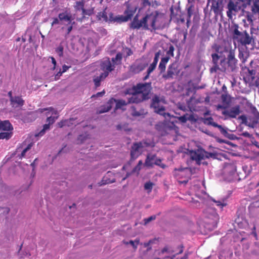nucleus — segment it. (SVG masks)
<instances>
[{
    "mask_svg": "<svg viewBox=\"0 0 259 259\" xmlns=\"http://www.w3.org/2000/svg\"><path fill=\"white\" fill-rule=\"evenodd\" d=\"M56 118L57 117L50 116L47 118V122H48L49 124H52L55 121Z\"/></svg>",
    "mask_w": 259,
    "mask_h": 259,
    "instance_id": "680f3d73",
    "label": "nucleus"
},
{
    "mask_svg": "<svg viewBox=\"0 0 259 259\" xmlns=\"http://www.w3.org/2000/svg\"><path fill=\"white\" fill-rule=\"evenodd\" d=\"M157 19V15L154 14L153 13L146 15L143 18L144 24V29L148 30L150 29L149 26H150L153 29L155 30L156 29L155 22Z\"/></svg>",
    "mask_w": 259,
    "mask_h": 259,
    "instance_id": "6e6552de",
    "label": "nucleus"
},
{
    "mask_svg": "<svg viewBox=\"0 0 259 259\" xmlns=\"http://www.w3.org/2000/svg\"><path fill=\"white\" fill-rule=\"evenodd\" d=\"M239 26L237 24H234L233 26V36L234 38L238 42L242 45L246 46L254 42V38L252 35H250L246 31H240L238 29Z\"/></svg>",
    "mask_w": 259,
    "mask_h": 259,
    "instance_id": "f03ea898",
    "label": "nucleus"
},
{
    "mask_svg": "<svg viewBox=\"0 0 259 259\" xmlns=\"http://www.w3.org/2000/svg\"><path fill=\"white\" fill-rule=\"evenodd\" d=\"M160 55V51H158L155 54L153 62L150 65L147 70V73L151 74L153 70L156 68L159 58Z\"/></svg>",
    "mask_w": 259,
    "mask_h": 259,
    "instance_id": "6ab92c4d",
    "label": "nucleus"
},
{
    "mask_svg": "<svg viewBox=\"0 0 259 259\" xmlns=\"http://www.w3.org/2000/svg\"><path fill=\"white\" fill-rule=\"evenodd\" d=\"M160 100L158 96H155L152 99L151 106L154 109V111L161 115H163L165 118L169 117L170 115L168 113H165V107L163 106L160 105Z\"/></svg>",
    "mask_w": 259,
    "mask_h": 259,
    "instance_id": "423d86ee",
    "label": "nucleus"
},
{
    "mask_svg": "<svg viewBox=\"0 0 259 259\" xmlns=\"http://www.w3.org/2000/svg\"><path fill=\"white\" fill-rule=\"evenodd\" d=\"M142 27L144 29L143 20L142 19L141 20H139L138 15H136L134 18L131 24V28L133 29H139Z\"/></svg>",
    "mask_w": 259,
    "mask_h": 259,
    "instance_id": "a211bd4d",
    "label": "nucleus"
},
{
    "mask_svg": "<svg viewBox=\"0 0 259 259\" xmlns=\"http://www.w3.org/2000/svg\"><path fill=\"white\" fill-rule=\"evenodd\" d=\"M84 2L83 0L81 1H77L75 3V5L74 6V8L76 11H81L82 12V10L84 9Z\"/></svg>",
    "mask_w": 259,
    "mask_h": 259,
    "instance_id": "473e14b6",
    "label": "nucleus"
},
{
    "mask_svg": "<svg viewBox=\"0 0 259 259\" xmlns=\"http://www.w3.org/2000/svg\"><path fill=\"white\" fill-rule=\"evenodd\" d=\"M122 59V54L120 53H118L116 54L115 57L112 58V61L114 65V64H119Z\"/></svg>",
    "mask_w": 259,
    "mask_h": 259,
    "instance_id": "72a5a7b5",
    "label": "nucleus"
},
{
    "mask_svg": "<svg viewBox=\"0 0 259 259\" xmlns=\"http://www.w3.org/2000/svg\"><path fill=\"white\" fill-rule=\"evenodd\" d=\"M244 15L249 25H253V14L248 11H243Z\"/></svg>",
    "mask_w": 259,
    "mask_h": 259,
    "instance_id": "7c9ffc66",
    "label": "nucleus"
},
{
    "mask_svg": "<svg viewBox=\"0 0 259 259\" xmlns=\"http://www.w3.org/2000/svg\"><path fill=\"white\" fill-rule=\"evenodd\" d=\"M112 182L110 181L106 176L103 177L102 180L99 184L100 186L104 185L109 183H111Z\"/></svg>",
    "mask_w": 259,
    "mask_h": 259,
    "instance_id": "a18cd8bd",
    "label": "nucleus"
},
{
    "mask_svg": "<svg viewBox=\"0 0 259 259\" xmlns=\"http://www.w3.org/2000/svg\"><path fill=\"white\" fill-rule=\"evenodd\" d=\"M221 97L223 105L219 106V107L222 109L227 108L231 103V97L227 94H223Z\"/></svg>",
    "mask_w": 259,
    "mask_h": 259,
    "instance_id": "f3484780",
    "label": "nucleus"
},
{
    "mask_svg": "<svg viewBox=\"0 0 259 259\" xmlns=\"http://www.w3.org/2000/svg\"><path fill=\"white\" fill-rule=\"evenodd\" d=\"M24 143L20 144L18 146L16 150L15 154L19 159H22L25 157L26 152L31 148L32 144L30 143L25 147H24Z\"/></svg>",
    "mask_w": 259,
    "mask_h": 259,
    "instance_id": "f8f14e48",
    "label": "nucleus"
},
{
    "mask_svg": "<svg viewBox=\"0 0 259 259\" xmlns=\"http://www.w3.org/2000/svg\"><path fill=\"white\" fill-rule=\"evenodd\" d=\"M203 122L205 124L210 125L214 127V124H217V123L213 121V119L211 117L205 118L204 119Z\"/></svg>",
    "mask_w": 259,
    "mask_h": 259,
    "instance_id": "e433bc0d",
    "label": "nucleus"
},
{
    "mask_svg": "<svg viewBox=\"0 0 259 259\" xmlns=\"http://www.w3.org/2000/svg\"><path fill=\"white\" fill-rule=\"evenodd\" d=\"M45 110H48L49 111V112H51L52 113V115H57V112L56 110H55L53 107H50L49 108H44L43 109H41V112H43L44 111H45Z\"/></svg>",
    "mask_w": 259,
    "mask_h": 259,
    "instance_id": "8fccbe9b",
    "label": "nucleus"
},
{
    "mask_svg": "<svg viewBox=\"0 0 259 259\" xmlns=\"http://www.w3.org/2000/svg\"><path fill=\"white\" fill-rule=\"evenodd\" d=\"M155 242V240H150L147 242H144L143 243V245L145 247H147V251H149L151 249V247L150 246L151 244Z\"/></svg>",
    "mask_w": 259,
    "mask_h": 259,
    "instance_id": "37998d69",
    "label": "nucleus"
},
{
    "mask_svg": "<svg viewBox=\"0 0 259 259\" xmlns=\"http://www.w3.org/2000/svg\"><path fill=\"white\" fill-rule=\"evenodd\" d=\"M179 120L182 123H185L188 121V114L186 113L183 116L178 117Z\"/></svg>",
    "mask_w": 259,
    "mask_h": 259,
    "instance_id": "864d4df0",
    "label": "nucleus"
},
{
    "mask_svg": "<svg viewBox=\"0 0 259 259\" xmlns=\"http://www.w3.org/2000/svg\"><path fill=\"white\" fill-rule=\"evenodd\" d=\"M132 90L135 91L136 93L141 94L143 97L148 100L150 98L152 90L151 82L138 83L132 87Z\"/></svg>",
    "mask_w": 259,
    "mask_h": 259,
    "instance_id": "20e7f679",
    "label": "nucleus"
},
{
    "mask_svg": "<svg viewBox=\"0 0 259 259\" xmlns=\"http://www.w3.org/2000/svg\"><path fill=\"white\" fill-rule=\"evenodd\" d=\"M225 137L228 138V139H229L230 140H235L237 139V137L235 135L232 134H230L228 132L227 133V134H226Z\"/></svg>",
    "mask_w": 259,
    "mask_h": 259,
    "instance_id": "338daca9",
    "label": "nucleus"
},
{
    "mask_svg": "<svg viewBox=\"0 0 259 259\" xmlns=\"http://www.w3.org/2000/svg\"><path fill=\"white\" fill-rule=\"evenodd\" d=\"M184 246L182 244L179 245L176 247L172 246H165L161 251V254H163L165 252H166L169 254H174L171 257V259H173L176 255L181 254L183 251Z\"/></svg>",
    "mask_w": 259,
    "mask_h": 259,
    "instance_id": "1a4fd4ad",
    "label": "nucleus"
},
{
    "mask_svg": "<svg viewBox=\"0 0 259 259\" xmlns=\"http://www.w3.org/2000/svg\"><path fill=\"white\" fill-rule=\"evenodd\" d=\"M123 243L125 245H131L135 250L137 249V244H135V242H134L133 240H130L129 241L123 240Z\"/></svg>",
    "mask_w": 259,
    "mask_h": 259,
    "instance_id": "603ef678",
    "label": "nucleus"
},
{
    "mask_svg": "<svg viewBox=\"0 0 259 259\" xmlns=\"http://www.w3.org/2000/svg\"><path fill=\"white\" fill-rule=\"evenodd\" d=\"M238 119L242 120L241 123L242 124H244L245 125H247L248 121H247V117L245 115H242L238 117Z\"/></svg>",
    "mask_w": 259,
    "mask_h": 259,
    "instance_id": "5fc2aeb1",
    "label": "nucleus"
},
{
    "mask_svg": "<svg viewBox=\"0 0 259 259\" xmlns=\"http://www.w3.org/2000/svg\"><path fill=\"white\" fill-rule=\"evenodd\" d=\"M241 112L240 107L239 105H236L231 108L229 110H225L222 111V114L225 116H228L230 118H235Z\"/></svg>",
    "mask_w": 259,
    "mask_h": 259,
    "instance_id": "2eb2a0df",
    "label": "nucleus"
},
{
    "mask_svg": "<svg viewBox=\"0 0 259 259\" xmlns=\"http://www.w3.org/2000/svg\"><path fill=\"white\" fill-rule=\"evenodd\" d=\"M75 120L73 118H70L69 119H66L64 120L58 122V125L60 127H62L63 126H70L71 125L73 124V122Z\"/></svg>",
    "mask_w": 259,
    "mask_h": 259,
    "instance_id": "c756f323",
    "label": "nucleus"
},
{
    "mask_svg": "<svg viewBox=\"0 0 259 259\" xmlns=\"http://www.w3.org/2000/svg\"><path fill=\"white\" fill-rule=\"evenodd\" d=\"M126 94L132 95V97L128 99V103H139L147 99L142 96L141 94L136 93L135 91H133L132 88L127 89L125 92Z\"/></svg>",
    "mask_w": 259,
    "mask_h": 259,
    "instance_id": "9b49d317",
    "label": "nucleus"
},
{
    "mask_svg": "<svg viewBox=\"0 0 259 259\" xmlns=\"http://www.w3.org/2000/svg\"><path fill=\"white\" fill-rule=\"evenodd\" d=\"M72 29H73L72 25H71L67 27L66 33L64 35V37L65 39H67L68 38V35L70 33V32L72 31Z\"/></svg>",
    "mask_w": 259,
    "mask_h": 259,
    "instance_id": "0e129e2a",
    "label": "nucleus"
},
{
    "mask_svg": "<svg viewBox=\"0 0 259 259\" xmlns=\"http://www.w3.org/2000/svg\"><path fill=\"white\" fill-rule=\"evenodd\" d=\"M24 104V101L20 96H15L11 101V104L12 106L17 105V106H22Z\"/></svg>",
    "mask_w": 259,
    "mask_h": 259,
    "instance_id": "393cba45",
    "label": "nucleus"
},
{
    "mask_svg": "<svg viewBox=\"0 0 259 259\" xmlns=\"http://www.w3.org/2000/svg\"><path fill=\"white\" fill-rule=\"evenodd\" d=\"M156 156L155 154H148L145 160V164L148 167H152Z\"/></svg>",
    "mask_w": 259,
    "mask_h": 259,
    "instance_id": "b1692460",
    "label": "nucleus"
},
{
    "mask_svg": "<svg viewBox=\"0 0 259 259\" xmlns=\"http://www.w3.org/2000/svg\"><path fill=\"white\" fill-rule=\"evenodd\" d=\"M177 68L176 64L172 63L168 66L167 72L163 74L162 77L165 79H168L174 78V76L177 72Z\"/></svg>",
    "mask_w": 259,
    "mask_h": 259,
    "instance_id": "dca6fc26",
    "label": "nucleus"
},
{
    "mask_svg": "<svg viewBox=\"0 0 259 259\" xmlns=\"http://www.w3.org/2000/svg\"><path fill=\"white\" fill-rule=\"evenodd\" d=\"M248 72L250 79L253 80L255 78L256 71L254 69H248Z\"/></svg>",
    "mask_w": 259,
    "mask_h": 259,
    "instance_id": "3c124183",
    "label": "nucleus"
},
{
    "mask_svg": "<svg viewBox=\"0 0 259 259\" xmlns=\"http://www.w3.org/2000/svg\"><path fill=\"white\" fill-rule=\"evenodd\" d=\"M106 76H104L103 74L101 73L99 76H95L93 78V82L96 88L100 87L101 82L103 80Z\"/></svg>",
    "mask_w": 259,
    "mask_h": 259,
    "instance_id": "a878e982",
    "label": "nucleus"
},
{
    "mask_svg": "<svg viewBox=\"0 0 259 259\" xmlns=\"http://www.w3.org/2000/svg\"><path fill=\"white\" fill-rule=\"evenodd\" d=\"M214 127H218L221 133L225 137V136L228 133V128L227 127H224L223 126L218 124V123L217 124H214Z\"/></svg>",
    "mask_w": 259,
    "mask_h": 259,
    "instance_id": "4c0bfd02",
    "label": "nucleus"
},
{
    "mask_svg": "<svg viewBox=\"0 0 259 259\" xmlns=\"http://www.w3.org/2000/svg\"><path fill=\"white\" fill-rule=\"evenodd\" d=\"M12 133L2 132L0 133V140H1V139L9 140L12 137Z\"/></svg>",
    "mask_w": 259,
    "mask_h": 259,
    "instance_id": "f704fd0d",
    "label": "nucleus"
},
{
    "mask_svg": "<svg viewBox=\"0 0 259 259\" xmlns=\"http://www.w3.org/2000/svg\"><path fill=\"white\" fill-rule=\"evenodd\" d=\"M63 47L62 45L59 46L56 49V52L58 54V55L60 57L63 56Z\"/></svg>",
    "mask_w": 259,
    "mask_h": 259,
    "instance_id": "c03bdc74",
    "label": "nucleus"
},
{
    "mask_svg": "<svg viewBox=\"0 0 259 259\" xmlns=\"http://www.w3.org/2000/svg\"><path fill=\"white\" fill-rule=\"evenodd\" d=\"M125 54H126V57H127L128 56H131L133 54V52L132 51V50L131 49H129V48H126L125 49Z\"/></svg>",
    "mask_w": 259,
    "mask_h": 259,
    "instance_id": "774afa93",
    "label": "nucleus"
},
{
    "mask_svg": "<svg viewBox=\"0 0 259 259\" xmlns=\"http://www.w3.org/2000/svg\"><path fill=\"white\" fill-rule=\"evenodd\" d=\"M169 60V56H166L161 58L160 63L158 65V69L160 73H162L165 70L166 65Z\"/></svg>",
    "mask_w": 259,
    "mask_h": 259,
    "instance_id": "412c9836",
    "label": "nucleus"
},
{
    "mask_svg": "<svg viewBox=\"0 0 259 259\" xmlns=\"http://www.w3.org/2000/svg\"><path fill=\"white\" fill-rule=\"evenodd\" d=\"M94 8H91L89 9H85L84 8L82 10V15L83 17H84L85 16H91L94 14Z\"/></svg>",
    "mask_w": 259,
    "mask_h": 259,
    "instance_id": "c9c22d12",
    "label": "nucleus"
},
{
    "mask_svg": "<svg viewBox=\"0 0 259 259\" xmlns=\"http://www.w3.org/2000/svg\"><path fill=\"white\" fill-rule=\"evenodd\" d=\"M108 21L111 23L117 22L118 23H121L122 22L120 15L114 16L112 13H109V18H108Z\"/></svg>",
    "mask_w": 259,
    "mask_h": 259,
    "instance_id": "cd10ccee",
    "label": "nucleus"
},
{
    "mask_svg": "<svg viewBox=\"0 0 259 259\" xmlns=\"http://www.w3.org/2000/svg\"><path fill=\"white\" fill-rule=\"evenodd\" d=\"M13 130V126L9 120L2 121L0 119V130L11 131Z\"/></svg>",
    "mask_w": 259,
    "mask_h": 259,
    "instance_id": "aec40b11",
    "label": "nucleus"
},
{
    "mask_svg": "<svg viewBox=\"0 0 259 259\" xmlns=\"http://www.w3.org/2000/svg\"><path fill=\"white\" fill-rule=\"evenodd\" d=\"M58 18L60 21H65L68 22L69 24L71 22V15L67 12L59 14Z\"/></svg>",
    "mask_w": 259,
    "mask_h": 259,
    "instance_id": "5701e85b",
    "label": "nucleus"
},
{
    "mask_svg": "<svg viewBox=\"0 0 259 259\" xmlns=\"http://www.w3.org/2000/svg\"><path fill=\"white\" fill-rule=\"evenodd\" d=\"M153 186H154V183L150 181H149V182H146L144 184V187L145 190H147L148 193H150L151 192Z\"/></svg>",
    "mask_w": 259,
    "mask_h": 259,
    "instance_id": "58836bf2",
    "label": "nucleus"
},
{
    "mask_svg": "<svg viewBox=\"0 0 259 259\" xmlns=\"http://www.w3.org/2000/svg\"><path fill=\"white\" fill-rule=\"evenodd\" d=\"M188 120L190 121L191 123H195L197 121V119L193 114H188Z\"/></svg>",
    "mask_w": 259,
    "mask_h": 259,
    "instance_id": "052dcab7",
    "label": "nucleus"
},
{
    "mask_svg": "<svg viewBox=\"0 0 259 259\" xmlns=\"http://www.w3.org/2000/svg\"><path fill=\"white\" fill-rule=\"evenodd\" d=\"M252 13L254 14H259V0H255L251 7Z\"/></svg>",
    "mask_w": 259,
    "mask_h": 259,
    "instance_id": "2f4dec72",
    "label": "nucleus"
},
{
    "mask_svg": "<svg viewBox=\"0 0 259 259\" xmlns=\"http://www.w3.org/2000/svg\"><path fill=\"white\" fill-rule=\"evenodd\" d=\"M155 219H156V216L154 215H151V216H150V217H149L148 218L145 219L144 220L145 224V225L147 224L148 223H149L151 221L154 220Z\"/></svg>",
    "mask_w": 259,
    "mask_h": 259,
    "instance_id": "e2e57ef3",
    "label": "nucleus"
},
{
    "mask_svg": "<svg viewBox=\"0 0 259 259\" xmlns=\"http://www.w3.org/2000/svg\"><path fill=\"white\" fill-rule=\"evenodd\" d=\"M101 69L103 71L102 74L107 77L109 73L114 69L115 66L112 64L109 58H106L102 61L100 64Z\"/></svg>",
    "mask_w": 259,
    "mask_h": 259,
    "instance_id": "9d476101",
    "label": "nucleus"
},
{
    "mask_svg": "<svg viewBox=\"0 0 259 259\" xmlns=\"http://www.w3.org/2000/svg\"><path fill=\"white\" fill-rule=\"evenodd\" d=\"M174 47L172 45H170L168 50L166 52L167 56L170 57H173L174 56Z\"/></svg>",
    "mask_w": 259,
    "mask_h": 259,
    "instance_id": "49530a36",
    "label": "nucleus"
},
{
    "mask_svg": "<svg viewBox=\"0 0 259 259\" xmlns=\"http://www.w3.org/2000/svg\"><path fill=\"white\" fill-rule=\"evenodd\" d=\"M113 102L116 103V110L118 109H122L123 106H125L128 104V102H126V101L123 100H117L113 98Z\"/></svg>",
    "mask_w": 259,
    "mask_h": 259,
    "instance_id": "c85d7f7f",
    "label": "nucleus"
},
{
    "mask_svg": "<svg viewBox=\"0 0 259 259\" xmlns=\"http://www.w3.org/2000/svg\"><path fill=\"white\" fill-rule=\"evenodd\" d=\"M154 146V143L147 140H143L139 142H134L131 149L130 155L132 160L137 159L142 153L143 149L145 148Z\"/></svg>",
    "mask_w": 259,
    "mask_h": 259,
    "instance_id": "7ed1b4c3",
    "label": "nucleus"
},
{
    "mask_svg": "<svg viewBox=\"0 0 259 259\" xmlns=\"http://www.w3.org/2000/svg\"><path fill=\"white\" fill-rule=\"evenodd\" d=\"M132 115L133 116L138 117V116H140L141 115V113H140L139 111H137L136 110V109L135 107L132 106Z\"/></svg>",
    "mask_w": 259,
    "mask_h": 259,
    "instance_id": "6e6d98bb",
    "label": "nucleus"
},
{
    "mask_svg": "<svg viewBox=\"0 0 259 259\" xmlns=\"http://www.w3.org/2000/svg\"><path fill=\"white\" fill-rule=\"evenodd\" d=\"M216 154L214 153L208 152L205 151L204 159L209 158V157L214 158Z\"/></svg>",
    "mask_w": 259,
    "mask_h": 259,
    "instance_id": "4d7b16f0",
    "label": "nucleus"
},
{
    "mask_svg": "<svg viewBox=\"0 0 259 259\" xmlns=\"http://www.w3.org/2000/svg\"><path fill=\"white\" fill-rule=\"evenodd\" d=\"M244 2L243 0H229L227 5L228 10L227 11V16L232 18V12H237L241 9H244Z\"/></svg>",
    "mask_w": 259,
    "mask_h": 259,
    "instance_id": "39448f33",
    "label": "nucleus"
},
{
    "mask_svg": "<svg viewBox=\"0 0 259 259\" xmlns=\"http://www.w3.org/2000/svg\"><path fill=\"white\" fill-rule=\"evenodd\" d=\"M212 200L215 203L217 206H219L221 208H223L224 206H226L227 204L226 203L224 202V201H216L213 199H212Z\"/></svg>",
    "mask_w": 259,
    "mask_h": 259,
    "instance_id": "de8ad7c7",
    "label": "nucleus"
},
{
    "mask_svg": "<svg viewBox=\"0 0 259 259\" xmlns=\"http://www.w3.org/2000/svg\"><path fill=\"white\" fill-rule=\"evenodd\" d=\"M212 48L214 49V51H215V53H217L219 55H220L221 53L222 56H223L222 52L220 51V49H221V47L219 45H214L212 47Z\"/></svg>",
    "mask_w": 259,
    "mask_h": 259,
    "instance_id": "bf43d9fd",
    "label": "nucleus"
},
{
    "mask_svg": "<svg viewBox=\"0 0 259 259\" xmlns=\"http://www.w3.org/2000/svg\"><path fill=\"white\" fill-rule=\"evenodd\" d=\"M212 62L213 64L211 70L214 71L220 70L225 71L227 69L233 71L237 67L238 60L235 58L234 50H231L227 58L222 54L219 55L217 53L211 54Z\"/></svg>",
    "mask_w": 259,
    "mask_h": 259,
    "instance_id": "f257e3e1",
    "label": "nucleus"
},
{
    "mask_svg": "<svg viewBox=\"0 0 259 259\" xmlns=\"http://www.w3.org/2000/svg\"><path fill=\"white\" fill-rule=\"evenodd\" d=\"M141 169V167L138 166L137 165L133 169L131 172H127L126 174V176L123 178V180H125L127 178H128L132 174H134L136 172H138Z\"/></svg>",
    "mask_w": 259,
    "mask_h": 259,
    "instance_id": "a19ab883",
    "label": "nucleus"
},
{
    "mask_svg": "<svg viewBox=\"0 0 259 259\" xmlns=\"http://www.w3.org/2000/svg\"><path fill=\"white\" fill-rule=\"evenodd\" d=\"M205 150L202 149H198L197 150L191 151L190 156L193 160L196 161L197 164H200L201 160L204 159Z\"/></svg>",
    "mask_w": 259,
    "mask_h": 259,
    "instance_id": "ddd939ff",
    "label": "nucleus"
},
{
    "mask_svg": "<svg viewBox=\"0 0 259 259\" xmlns=\"http://www.w3.org/2000/svg\"><path fill=\"white\" fill-rule=\"evenodd\" d=\"M182 170L184 171L188 175V177H190L193 174L195 169L191 167H186L182 169Z\"/></svg>",
    "mask_w": 259,
    "mask_h": 259,
    "instance_id": "79ce46f5",
    "label": "nucleus"
},
{
    "mask_svg": "<svg viewBox=\"0 0 259 259\" xmlns=\"http://www.w3.org/2000/svg\"><path fill=\"white\" fill-rule=\"evenodd\" d=\"M99 16L101 18H102L105 21H108V16L107 15L106 12L105 11H104L102 12H101L99 14Z\"/></svg>",
    "mask_w": 259,
    "mask_h": 259,
    "instance_id": "69168bd1",
    "label": "nucleus"
},
{
    "mask_svg": "<svg viewBox=\"0 0 259 259\" xmlns=\"http://www.w3.org/2000/svg\"><path fill=\"white\" fill-rule=\"evenodd\" d=\"M149 62L145 59H137L130 66V70L134 73H138L148 66Z\"/></svg>",
    "mask_w": 259,
    "mask_h": 259,
    "instance_id": "0eeeda50",
    "label": "nucleus"
},
{
    "mask_svg": "<svg viewBox=\"0 0 259 259\" xmlns=\"http://www.w3.org/2000/svg\"><path fill=\"white\" fill-rule=\"evenodd\" d=\"M211 4V10L213 11L214 14L215 15L220 14L222 13L223 8L220 6L218 3L216 2V1L212 2Z\"/></svg>",
    "mask_w": 259,
    "mask_h": 259,
    "instance_id": "4be33fe9",
    "label": "nucleus"
},
{
    "mask_svg": "<svg viewBox=\"0 0 259 259\" xmlns=\"http://www.w3.org/2000/svg\"><path fill=\"white\" fill-rule=\"evenodd\" d=\"M153 164L159 166L162 168H164L165 167V165L163 163H161V159L156 157L155 158L154 162H153Z\"/></svg>",
    "mask_w": 259,
    "mask_h": 259,
    "instance_id": "09e8293b",
    "label": "nucleus"
},
{
    "mask_svg": "<svg viewBox=\"0 0 259 259\" xmlns=\"http://www.w3.org/2000/svg\"><path fill=\"white\" fill-rule=\"evenodd\" d=\"M113 104V98H111L110 99L108 102L107 103V104L102 106L99 111L100 113H103L105 112H108L112 108Z\"/></svg>",
    "mask_w": 259,
    "mask_h": 259,
    "instance_id": "bb28decb",
    "label": "nucleus"
},
{
    "mask_svg": "<svg viewBox=\"0 0 259 259\" xmlns=\"http://www.w3.org/2000/svg\"><path fill=\"white\" fill-rule=\"evenodd\" d=\"M136 11V8L128 5L126 9L124 12V15H120L122 22H127L131 19Z\"/></svg>",
    "mask_w": 259,
    "mask_h": 259,
    "instance_id": "4468645a",
    "label": "nucleus"
},
{
    "mask_svg": "<svg viewBox=\"0 0 259 259\" xmlns=\"http://www.w3.org/2000/svg\"><path fill=\"white\" fill-rule=\"evenodd\" d=\"M238 57L242 63H245L247 58V55L242 51H239Z\"/></svg>",
    "mask_w": 259,
    "mask_h": 259,
    "instance_id": "ea45409f",
    "label": "nucleus"
},
{
    "mask_svg": "<svg viewBox=\"0 0 259 259\" xmlns=\"http://www.w3.org/2000/svg\"><path fill=\"white\" fill-rule=\"evenodd\" d=\"M258 123V120L253 119L252 121L250 123L248 122L246 126H249L251 128H254L255 125Z\"/></svg>",
    "mask_w": 259,
    "mask_h": 259,
    "instance_id": "13d9d810",
    "label": "nucleus"
}]
</instances>
